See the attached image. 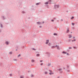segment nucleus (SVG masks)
Wrapping results in <instances>:
<instances>
[{"label":"nucleus","instance_id":"obj_1","mask_svg":"<svg viewBox=\"0 0 78 78\" xmlns=\"http://www.w3.org/2000/svg\"><path fill=\"white\" fill-rule=\"evenodd\" d=\"M54 7L55 9H57L58 8H59V5L55 4L54 5Z\"/></svg>","mask_w":78,"mask_h":78},{"label":"nucleus","instance_id":"obj_2","mask_svg":"<svg viewBox=\"0 0 78 78\" xmlns=\"http://www.w3.org/2000/svg\"><path fill=\"white\" fill-rule=\"evenodd\" d=\"M5 44L7 45H8L9 44V42L8 41H5Z\"/></svg>","mask_w":78,"mask_h":78},{"label":"nucleus","instance_id":"obj_3","mask_svg":"<svg viewBox=\"0 0 78 78\" xmlns=\"http://www.w3.org/2000/svg\"><path fill=\"white\" fill-rule=\"evenodd\" d=\"M48 3H49V4H51V0H49L48 1Z\"/></svg>","mask_w":78,"mask_h":78},{"label":"nucleus","instance_id":"obj_4","mask_svg":"<svg viewBox=\"0 0 78 78\" xmlns=\"http://www.w3.org/2000/svg\"><path fill=\"white\" fill-rule=\"evenodd\" d=\"M2 18L3 19V20H5V17L4 16H1Z\"/></svg>","mask_w":78,"mask_h":78},{"label":"nucleus","instance_id":"obj_5","mask_svg":"<svg viewBox=\"0 0 78 78\" xmlns=\"http://www.w3.org/2000/svg\"><path fill=\"white\" fill-rule=\"evenodd\" d=\"M0 27H1V28H3V25L2 24L0 23Z\"/></svg>","mask_w":78,"mask_h":78},{"label":"nucleus","instance_id":"obj_6","mask_svg":"<svg viewBox=\"0 0 78 78\" xmlns=\"http://www.w3.org/2000/svg\"><path fill=\"white\" fill-rule=\"evenodd\" d=\"M69 38H71L72 37V35L69 34Z\"/></svg>","mask_w":78,"mask_h":78},{"label":"nucleus","instance_id":"obj_7","mask_svg":"<svg viewBox=\"0 0 78 78\" xmlns=\"http://www.w3.org/2000/svg\"><path fill=\"white\" fill-rule=\"evenodd\" d=\"M55 47H58V45H56L55 46H52V47L51 48H55Z\"/></svg>","mask_w":78,"mask_h":78},{"label":"nucleus","instance_id":"obj_8","mask_svg":"<svg viewBox=\"0 0 78 78\" xmlns=\"http://www.w3.org/2000/svg\"><path fill=\"white\" fill-rule=\"evenodd\" d=\"M44 4L45 5H48V2H45Z\"/></svg>","mask_w":78,"mask_h":78},{"label":"nucleus","instance_id":"obj_9","mask_svg":"<svg viewBox=\"0 0 78 78\" xmlns=\"http://www.w3.org/2000/svg\"><path fill=\"white\" fill-rule=\"evenodd\" d=\"M49 42V41L47 40V41L46 42V44H47Z\"/></svg>","mask_w":78,"mask_h":78},{"label":"nucleus","instance_id":"obj_10","mask_svg":"<svg viewBox=\"0 0 78 78\" xmlns=\"http://www.w3.org/2000/svg\"><path fill=\"white\" fill-rule=\"evenodd\" d=\"M70 32V31H69V29H67V33H69Z\"/></svg>","mask_w":78,"mask_h":78},{"label":"nucleus","instance_id":"obj_11","mask_svg":"<svg viewBox=\"0 0 78 78\" xmlns=\"http://www.w3.org/2000/svg\"><path fill=\"white\" fill-rule=\"evenodd\" d=\"M37 23L38 24H39V25H41V22H38Z\"/></svg>","mask_w":78,"mask_h":78},{"label":"nucleus","instance_id":"obj_12","mask_svg":"<svg viewBox=\"0 0 78 78\" xmlns=\"http://www.w3.org/2000/svg\"><path fill=\"white\" fill-rule=\"evenodd\" d=\"M54 36H57V35H58V34H56L55 33L54 34Z\"/></svg>","mask_w":78,"mask_h":78},{"label":"nucleus","instance_id":"obj_13","mask_svg":"<svg viewBox=\"0 0 78 78\" xmlns=\"http://www.w3.org/2000/svg\"><path fill=\"white\" fill-rule=\"evenodd\" d=\"M62 53L64 54H64H66V53H67V52L64 51H63V52H62Z\"/></svg>","mask_w":78,"mask_h":78},{"label":"nucleus","instance_id":"obj_14","mask_svg":"<svg viewBox=\"0 0 78 78\" xmlns=\"http://www.w3.org/2000/svg\"><path fill=\"white\" fill-rule=\"evenodd\" d=\"M45 74L47 75V74H48V72H47V71H45Z\"/></svg>","mask_w":78,"mask_h":78},{"label":"nucleus","instance_id":"obj_15","mask_svg":"<svg viewBox=\"0 0 78 78\" xmlns=\"http://www.w3.org/2000/svg\"><path fill=\"white\" fill-rule=\"evenodd\" d=\"M22 13L23 14H24V13H25V11H22Z\"/></svg>","mask_w":78,"mask_h":78},{"label":"nucleus","instance_id":"obj_16","mask_svg":"<svg viewBox=\"0 0 78 78\" xmlns=\"http://www.w3.org/2000/svg\"><path fill=\"white\" fill-rule=\"evenodd\" d=\"M32 50H35V51L36 50V49L34 48H32Z\"/></svg>","mask_w":78,"mask_h":78},{"label":"nucleus","instance_id":"obj_17","mask_svg":"<svg viewBox=\"0 0 78 78\" xmlns=\"http://www.w3.org/2000/svg\"><path fill=\"white\" fill-rule=\"evenodd\" d=\"M58 71H61L62 70V69H58Z\"/></svg>","mask_w":78,"mask_h":78},{"label":"nucleus","instance_id":"obj_18","mask_svg":"<svg viewBox=\"0 0 78 78\" xmlns=\"http://www.w3.org/2000/svg\"><path fill=\"white\" fill-rule=\"evenodd\" d=\"M2 30L1 29H0V33H2Z\"/></svg>","mask_w":78,"mask_h":78},{"label":"nucleus","instance_id":"obj_19","mask_svg":"<svg viewBox=\"0 0 78 78\" xmlns=\"http://www.w3.org/2000/svg\"><path fill=\"white\" fill-rule=\"evenodd\" d=\"M49 71L50 72V73H52V71L50 70H49Z\"/></svg>","mask_w":78,"mask_h":78},{"label":"nucleus","instance_id":"obj_20","mask_svg":"<svg viewBox=\"0 0 78 78\" xmlns=\"http://www.w3.org/2000/svg\"><path fill=\"white\" fill-rule=\"evenodd\" d=\"M54 74V73H49V74L51 75H52V74Z\"/></svg>","mask_w":78,"mask_h":78},{"label":"nucleus","instance_id":"obj_21","mask_svg":"<svg viewBox=\"0 0 78 78\" xmlns=\"http://www.w3.org/2000/svg\"><path fill=\"white\" fill-rule=\"evenodd\" d=\"M39 3H37L36 4V5H39Z\"/></svg>","mask_w":78,"mask_h":78},{"label":"nucleus","instance_id":"obj_22","mask_svg":"<svg viewBox=\"0 0 78 78\" xmlns=\"http://www.w3.org/2000/svg\"><path fill=\"white\" fill-rule=\"evenodd\" d=\"M74 41H76V40L74 39L73 40H72V42H74Z\"/></svg>","mask_w":78,"mask_h":78},{"label":"nucleus","instance_id":"obj_23","mask_svg":"<svg viewBox=\"0 0 78 78\" xmlns=\"http://www.w3.org/2000/svg\"><path fill=\"white\" fill-rule=\"evenodd\" d=\"M36 56H40V55H39V54H38Z\"/></svg>","mask_w":78,"mask_h":78},{"label":"nucleus","instance_id":"obj_24","mask_svg":"<svg viewBox=\"0 0 78 78\" xmlns=\"http://www.w3.org/2000/svg\"><path fill=\"white\" fill-rule=\"evenodd\" d=\"M31 77H33V76H34V75L33 74H31Z\"/></svg>","mask_w":78,"mask_h":78},{"label":"nucleus","instance_id":"obj_25","mask_svg":"<svg viewBox=\"0 0 78 78\" xmlns=\"http://www.w3.org/2000/svg\"><path fill=\"white\" fill-rule=\"evenodd\" d=\"M51 63L49 64H48V66H51Z\"/></svg>","mask_w":78,"mask_h":78},{"label":"nucleus","instance_id":"obj_26","mask_svg":"<svg viewBox=\"0 0 78 78\" xmlns=\"http://www.w3.org/2000/svg\"><path fill=\"white\" fill-rule=\"evenodd\" d=\"M72 25H73V26H74V25H75V23H72Z\"/></svg>","mask_w":78,"mask_h":78},{"label":"nucleus","instance_id":"obj_27","mask_svg":"<svg viewBox=\"0 0 78 78\" xmlns=\"http://www.w3.org/2000/svg\"><path fill=\"white\" fill-rule=\"evenodd\" d=\"M9 54H10V55H11V54H12V52H9Z\"/></svg>","mask_w":78,"mask_h":78},{"label":"nucleus","instance_id":"obj_28","mask_svg":"<svg viewBox=\"0 0 78 78\" xmlns=\"http://www.w3.org/2000/svg\"><path fill=\"white\" fill-rule=\"evenodd\" d=\"M32 62H34V60H32Z\"/></svg>","mask_w":78,"mask_h":78},{"label":"nucleus","instance_id":"obj_29","mask_svg":"<svg viewBox=\"0 0 78 78\" xmlns=\"http://www.w3.org/2000/svg\"><path fill=\"white\" fill-rule=\"evenodd\" d=\"M8 14H9V13H6V16H8Z\"/></svg>","mask_w":78,"mask_h":78},{"label":"nucleus","instance_id":"obj_30","mask_svg":"<svg viewBox=\"0 0 78 78\" xmlns=\"http://www.w3.org/2000/svg\"><path fill=\"white\" fill-rule=\"evenodd\" d=\"M60 73H62V71H60Z\"/></svg>","mask_w":78,"mask_h":78},{"label":"nucleus","instance_id":"obj_31","mask_svg":"<svg viewBox=\"0 0 78 78\" xmlns=\"http://www.w3.org/2000/svg\"><path fill=\"white\" fill-rule=\"evenodd\" d=\"M20 56V55L19 54L18 56V57L19 58Z\"/></svg>","mask_w":78,"mask_h":78},{"label":"nucleus","instance_id":"obj_32","mask_svg":"<svg viewBox=\"0 0 78 78\" xmlns=\"http://www.w3.org/2000/svg\"><path fill=\"white\" fill-rule=\"evenodd\" d=\"M67 72H70V70H67Z\"/></svg>","mask_w":78,"mask_h":78},{"label":"nucleus","instance_id":"obj_33","mask_svg":"<svg viewBox=\"0 0 78 78\" xmlns=\"http://www.w3.org/2000/svg\"><path fill=\"white\" fill-rule=\"evenodd\" d=\"M73 18H74V17H73V16H72L71 17V19H73Z\"/></svg>","mask_w":78,"mask_h":78},{"label":"nucleus","instance_id":"obj_34","mask_svg":"<svg viewBox=\"0 0 78 78\" xmlns=\"http://www.w3.org/2000/svg\"><path fill=\"white\" fill-rule=\"evenodd\" d=\"M5 24H6V25H7V24H8L9 23H5Z\"/></svg>","mask_w":78,"mask_h":78},{"label":"nucleus","instance_id":"obj_35","mask_svg":"<svg viewBox=\"0 0 78 78\" xmlns=\"http://www.w3.org/2000/svg\"><path fill=\"white\" fill-rule=\"evenodd\" d=\"M9 76H12V74H9Z\"/></svg>","mask_w":78,"mask_h":78},{"label":"nucleus","instance_id":"obj_36","mask_svg":"<svg viewBox=\"0 0 78 78\" xmlns=\"http://www.w3.org/2000/svg\"><path fill=\"white\" fill-rule=\"evenodd\" d=\"M72 48L71 47H69V49H72Z\"/></svg>","mask_w":78,"mask_h":78},{"label":"nucleus","instance_id":"obj_37","mask_svg":"<svg viewBox=\"0 0 78 78\" xmlns=\"http://www.w3.org/2000/svg\"><path fill=\"white\" fill-rule=\"evenodd\" d=\"M51 21L52 22H54V21H54V20H51Z\"/></svg>","mask_w":78,"mask_h":78},{"label":"nucleus","instance_id":"obj_38","mask_svg":"<svg viewBox=\"0 0 78 78\" xmlns=\"http://www.w3.org/2000/svg\"><path fill=\"white\" fill-rule=\"evenodd\" d=\"M23 77L22 76H20V78H23Z\"/></svg>","mask_w":78,"mask_h":78},{"label":"nucleus","instance_id":"obj_39","mask_svg":"<svg viewBox=\"0 0 78 78\" xmlns=\"http://www.w3.org/2000/svg\"><path fill=\"white\" fill-rule=\"evenodd\" d=\"M53 19H54V20H56V17L53 18Z\"/></svg>","mask_w":78,"mask_h":78},{"label":"nucleus","instance_id":"obj_40","mask_svg":"<svg viewBox=\"0 0 78 78\" xmlns=\"http://www.w3.org/2000/svg\"><path fill=\"white\" fill-rule=\"evenodd\" d=\"M57 49H59V46H57Z\"/></svg>","mask_w":78,"mask_h":78},{"label":"nucleus","instance_id":"obj_41","mask_svg":"<svg viewBox=\"0 0 78 78\" xmlns=\"http://www.w3.org/2000/svg\"><path fill=\"white\" fill-rule=\"evenodd\" d=\"M41 66H42V65H43V63H41Z\"/></svg>","mask_w":78,"mask_h":78},{"label":"nucleus","instance_id":"obj_42","mask_svg":"<svg viewBox=\"0 0 78 78\" xmlns=\"http://www.w3.org/2000/svg\"><path fill=\"white\" fill-rule=\"evenodd\" d=\"M42 61H43V60H41V61H40V62H42Z\"/></svg>","mask_w":78,"mask_h":78},{"label":"nucleus","instance_id":"obj_43","mask_svg":"<svg viewBox=\"0 0 78 78\" xmlns=\"http://www.w3.org/2000/svg\"><path fill=\"white\" fill-rule=\"evenodd\" d=\"M70 41H72V40H69L68 41H69V42H70Z\"/></svg>","mask_w":78,"mask_h":78},{"label":"nucleus","instance_id":"obj_44","mask_svg":"<svg viewBox=\"0 0 78 78\" xmlns=\"http://www.w3.org/2000/svg\"><path fill=\"white\" fill-rule=\"evenodd\" d=\"M39 28H42V26H39Z\"/></svg>","mask_w":78,"mask_h":78},{"label":"nucleus","instance_id":"obj_45","mask_svg":"<svg viewBox=\"0 0 78 78\" xmlns=\"http://www.w3.org/2000/svg\"><path fill=\"white\" fill-rule=\"evenodd\" d=\"M73 39H75V37H73Z\"/></svg>","mask_w":78,"mask_h":78},{"label":"nucleus","instance_id":"obj_46","mask_svg":"<svg viewBox=\"0 0 78 78\" xmlns=\"http://www.w3.org/2000/svg\"><path fill=\"white\" fill-rule=\"evenodd\" d=\"M61 22H62V21H63V20L62 19V20H61Z\"/></svg>","mask_w":78,"mask_h":78},{"label":"nucleus","instance_id":"obj_47","mask_svg":"<svg viewBox=\"0 0 78 78\" xmlns=\"http://www.w3.org/2000/svg\"><path fill=\"white\" fill-rule=\"evenodd\" d=\"M14 61H17V59H14Z\"/></svg>","mask_w":78,"mask_h":78},{"label":"nucleus","instance_id":"obj_48","mask_svg":"<svg viewBox=\"0 0 78 78\" xmlns=\"http://www.w3.org/2000/svg\"><path fill=\"white\" fill-rule=\"evenodd\" d=\"M73 48H76V47H73Z\"/></svg>","mask_w":78,"mask_h":78},{"label":"nucleus","instance_id":"obj_49","mask_svg":"<svg viewBox=\"0 0 78 78\" xmlns=\"http://www.w3.org/2000/svg\"><path fill=\"white\" fill-rule=\"evenodd\" d=\"M60 77H59V76H58L57 77V78H59Z\"/></svg>","mask_w":78,"mask_h":78},{"label":"nucleus","instance_id":"obj_50","mask_svg":"<svg viewBox=\"0 0 78 78\" xmlns=\"http://www.w3.org/2000/svg\"><path fill=\"white\" fill-rule=\"evenodd\" d=\"M36 52L38 53H39V52H38V51Z\"/></svg>","mask_w":78,"mask_h":78},{"label":"nucleus","instance_id":"obj_51","mask_svg":"<svg viewBox=\"0 0 78 78\" xmlns=\"http://www.w3.org/2000/svg\"><path fill=\"white\" fill-rule=\"evenodd\" d=\"M57 22H59V20H57Z\"/></svg>","mask_w":78,"mask_h":78},{"label":"nucleus","instance_id":"obj_52","mask_svg":"<svg viewBox=\"0 0 78 78\" xmlns=\"http://www.w3.org/2000/svg\"><path fill=\"white\" fill-rule=\"evenodd\" d=\"M44 23V21H43V23Z\"/></svg>","mask_w":78,"mask_h":78},{"label":"nucleus","instance_id":"obj_53","mask_svg":"<svg viewBox=\"0 0 78 78\" xmlns=\"http://www.w3.org/2000/svg\"><path fill=\"white\" fill-rule=\"evenodd\" d=\"M67 55H69V53H67Z\"/></svg>","mask_w":78,"mask_h":78},{"label":"nucleus","instance_id":"obj_54","mask_svg":"<svg viewBox=\"0 0 78 78\" xmlns=\"http://www.w3.org/2000/svg\"><path fill=\"white\" fill-rule=\"evenodd\" d=\"M16 48H18V46H17Z\"/></svg>","mask_w":78,"mask_h":78},{"label":"nucleus","instance_id":"obj_55","mask_svg":"<svg viewBox=\"0 0 78 78\" xmlns=\"http://www.w3.org/2000/svg\"><path fill=\"white\" fill-rule=\"evenodd\" d=\"M67 68H69V66H67Z\"/></svg>","mask_w":78,"mask_h":78},{"label":"nucleus","instance_id":"obj_56","mask_svg":"<svg viewBox=\"0 0 78 78\" xmlns=\"http://www.w3.org/2000/svg\"><path fill=\"white\" fill-rule=\"evenodd\" d=\"M63 69H65V68H64Z\"/></svg>","mask_w":78,"mask_h":78},{"label":"nucleus","instance_id":"obj_57","mask_svg":"<svg viewBox=\"0 0 78 78\" xmlns=\"http://www.w3.org/2000/svg\"><path fill=\"white\" fill-rule=\"evenodd\" d=\"M23 48H24V46H23Z\"/></svg>","mask_w":78,"mask_h":78},{"label":"nucleus","instance_id":"obj_58","mask_svg":"<svg viewBox=\"0 0 78 78\" xmlns=\"http://www.w3.org/2000/svg\"><path fill=\"white\" fill-rule=\"evenodd\" d=\"M1 10H2L1 9H0V11H1Z\"/></svg>","mask_w":78,"mask_h":78},{"label":"nucleus","instance_id":"obj_59","mask_svg":"<svg viewBox=\"0 0 78 78\" xmlns=\"http://www.w3.org/2000/svg\"><path fill=\"white\" fill-rule=\"evenodd\" d=\"M71 33H72V32H71Z\"/></svg>","mask_w":78,"mask_h":78},{"label":"nucleus","instance_id":"obj_60","mask_svg":"<svg viewBox=\"0 0 78 78\" xmlns=\"http://www.w3.org/2000/svg\"><path fill=\"white\" fill-rule=\"evenodd\" d=\"M16 51H17V49H16Z\"/></svg>","mask_w":78,"mask_h":78},{"label":"nucleus","instance_id":"obj_61","mask_svg":"<svg viewBox=\"0 0 78 78\" xmlns=\"http://www.w3.org/2000/svg\"><path fill=\"white\" fill-rule=\"evenodd\" d=\"M67 12H68V11H67Z\"/></svg>","mask_w":78,"mask_h":78},{"label":"nucleus","instance_id":"obj_62","mask_svg":"<svg viewBox=\"0 0 78 78\" xmlns=\"http://www.w3.org/2000/svg\"><path fill=\"white\" fill-rule=\"evenodd\" d=\"M30 72V71H28V72Z\"/></svg>","mask_w":78,"mask_h":78},{"label":"nucleus","instance_id":"obj_63","mask_svg":"<svg viewBox=\"0 0 78 78\" xmlns=\"http://www.w3.org/2000/svg\"><path fill=\"white\" fill-rule=\"evenodd\" d=\"M23 78H24V77Z\"/></svg>","mask_w":78,"mask_h":78}]
</instances>
